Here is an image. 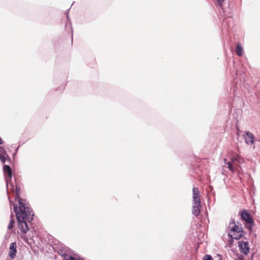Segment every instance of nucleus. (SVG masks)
I'll use <instances>...</instances> for the list:
<instances>
[{"mask_svg":"<svg viewBox=\"0 0 260 260\" xmlns=\"http://www.w3.org/2000/svg\"><path fill=\"white\" fill-rule=\"evenodd\" d=\"M240 216L241 220L244 221L245 222H249L250 221L253 220L252 215L246 209H243L240 212Z\"/></svg>","mask_w":260,"mask_h":260,"instance_id":"obj_4","label":"nucleus"},{"mask_svg":"<svg viewBox=\"0 0 260 260\" xmlns=\"http://www.w3.org/2000/svg\"><path fill=\"white\" fill-rule=\"evenodd\" d=\"M231 164H231V162H226V165H227L228 166H229V165H231Z\"/></svg>","mask_w":260,"mask_h":260,"instance_id":"obj_29","label":"nucleus"},{"mask_svg":"<svg viewBox=\"0 0 260 260\" xmlns=\"http://www.w3.org/2000/svg\"><path fill=\"white\" fill-rule=\"evenodd\" d=\"M3 171L5 177L7 193L9 192V189H10L15 196V200H18V201L19 207L17 204H13V211L15 213L18 227L22 233L26 234L29 230L27 222L30 223L33 220L35 214L29 203L25 199L20 197V187L17 184H15L14 186V183L12 182L13 172L11 167L8 165H4ZM14 180V183H16L15 178Z\"/></svg>","mask_w":260,"mask_h":260,"instance_id":"obj_1","label":"nucleus"},{"mask_svg":"<svg viewBox=\"0 0 260 260\" xmlns=\"http://www.w3.org/2000/svg\"><path fill=\"white\" fill-rule=\"evenodd\" d=\"M58 254H59L63 257V255L67 253H66V252L63 251V250H59V251H58Z\"/></svg>","mask_w":260,"mask_h":260,"instance_id":"obj_24","label":"nucleus"},{"mask_svg":"<svg viewBox=\"0 0 260 260\" xmlns=\"http://www.w3.org/2000/svg\"><path fill=\"white\" fill-rule=\"evenodd\" d=\"M65 29L67 31L70 30L72 35V44L73 43V30L72 26V23L71 19L69 16V15L67 16V22L65 23Z\"/></svg>","mask_w":260,"mask_h":260,"instance_id":"obj_9","label":"nucleus"},{"mask_svg":"<svg viewBox=\"0 0 260 260\" xmlns=\"http://www.w3.org/2000/svg\"><path fill=\"white\" fill-rule=\"evenodd\" d=\"M63 257L66 260H84L80 257H76L69 254H65L63 255Z\"/></svg>","mask_w":260,"mask_h":260,"instance_id":"obj_11","label":"nucleus"},{"mask_svg":"<svg viewBox=\"0 0 260 260\" xmlns=\"http://www.w3.org/2000/svg\"><path fill=\"white\" fill-rule=\"evenodd\" d=\"M235 52H236V54L238 56H241L243 55V47H242L241 44L240 43H238L236 45Z\"/></svg>","mask_w":260,"mask_h":260,"instance_id":"obj_10","label":"nucleus"},{"mask_svg":"<svg viewBox=\"0 0 260 260\" xmlns=\"http://www.w3.org/2000/svg\"><path fill=\"white\" fill-rule=\"evenodd\" d=\"M203 260H213V259L211 255L207 254L204 256Z\"/></svg>","mask_w":260,"mask_h":260,"instance_id":"obj_17","label":"nucleus"},{"mask_svg":"<svg viewBox=\"0 0 260 260\" xmlns=\"http://www.w3.org/2000/svg\"><path fill=\"white\" fill-rule=\"evenodd\" d=\"M232 160L233 161H236L240 164H241L243 162V158L240 156H239L238 155H237L236 156L233 157L232 159Z\"/></svg>","mask_w":260,"mask_h":260,"instance_id":"obj_15","label":"nucleus"},{"mask_svg":"<svg viewBox=\"0 0 260 260\" xmlns=\"http://www.w3.org/2000/svg\"><path fill=\"white\" fill-rule=\"evenodd\" d=\"M192 198L193 202H201L200 192L198 187H193L192 188Z\"/></svg>","mask_w":260,"mask_h":260,"instance_id":"obj_8","label":"nucleus"},{"mask_svg":"<svg viewBox=\"0 0 260 260\" xmlns=\"http://www.w3.org/2000/svg\"><path fill=\"white\" fill-rule=\"evenodd\" d=\"M228 237L229 238L228 239V242L230 244V247H231L234 243V236L233 234H230L229 232H228Z\"/></svg>","mask_w":260,"mask_h":260,"instance_id":"obj_13","label":"nucleus"},{"mask_svg":"<svg viewBox=\"0 0 260 260\" xmlns=\"http://www.w3.org/2000/svg\"><path fill=\"white\" fill-rule=\"evenodd\" d=\"M245 137L244 138L245 142L247 144H253L254 143V136L250 132L247 131L245 132Z\"/></svg>","mask_w":260,"mask_h":260,"instance_id":"obj_6","label":"nucleus"},{"mask_svg":"<svg viewBox=\"0 0 260 260\" xmlns=\"http://www.w3.org/2000/svg\"><path fill=\"white\" fill-rule=\"evenodd\" d=\"M8 199H9V201H10V204H11L12 202V201L11 200V199H10V197H9V196H8Z\"/></svg>","mask_w":260,"mask_h":260,"instance_id":"obj_30","label":"nucleus"},{"mask_svg":"<svg viewBox=\"0 0 260 260\" xmlns=\"http://www.w3.org/2000/svg\"><path fill=\"white\" fill-rule=\"evenodd\" d=\"M7 158H9V160L10 161V158L9 157L7 153L6 154L0 153V160L3 164L5 163Z\"/></svg>","mask_w":260,"mask_h":260,"instance_id":"obj_14","label":"nucleus"},{"mask_svg":"<svg viewBox=\"0 0 260 260\" xmlns=\"http://www.w3.org/2000/svg\"><path fill=\"white\" fill-rule=\"evenodd\" d=\"M13 216V214H11V217L12 218Z\"/></svg>","mask_w":260,"mask_h":260,"instance_id":"obj_32","label":"nucleus"},{"mask_svg":"<svg viewBox=\"0 0 260 260\" xmlns=\"http://www.w3.org/2000/svg\"><path fill=\"white\" fill-rule=\"evenodd\" d=\"M64 89V87L62 86L61 87L60 90L62 91Z\"/></svg>","mask_w":260,"mask_h":260,"instance_id":"obj_31","label":"nucleus"},{"mask_svg":"<svg viewBox=\"0 0 260 260\" xmlns=\"http://www.w3.org/2000/svg\"><path fill=\"white\" fill-rule=\"evenodd\" d=\"M235 260H244V256L242 254H240Z\"/></svg>","mask_w":260,"mask_h":260,"instance_id":"obj_21","label":"nucleus"},{"mask_svg":"<svg viewBox=\"0 0 260 260\" xmlns=\"http://www.w3.org/2000/svg\"><path fill=\"white\" fill-rule=\"evenodd\" d=\"M254 224V220H252L249 222H245L244 225L245 228L251 233L253 230Z\"/></svg>","mask_w":260,"mask_h":260,"instance_id":"obj_12","label":"nucleus"},{"mask_svg":"<svg viewBox=\"0 0 260 260\" xmlns=\"http://www.w3.org/2000/svg\"><path fill=\"white\" fill-rule=\"evenodd\" d=\"M17 244L16 242L11 243L9 247V256L12 259H14L17 253Z\"/></svg>","mask_w":260,"mask_h":260,"instance_id":"obj_5","label":"nucleus"},{"mask_svg":"<svg viewBox=\"0 0 260 260\" xmlns=\"http://www.w3.org/2000/svg\"><path fill=\"white\" fill-rule=\"evenodd\" d=\"M0 153H4L6 154V151L5 149L3 146H0Z\"/></svg>","mask_w":260,"mask_h":260,"instance_id":"obj_22","label":"nucleus"},{"mask_svg":"<svg viewBox=\"0 0 260 260\" xmlns=\"http://www.w3.org/2000/svg\"><path fill=\"white\" fill-rule=\"evenodd\" d=\"M15 223V220L14 219L12 218L10 220L9 224L8 226V229L9 230H12L14 228Z\"/></svg>","mask_w":260,"mask_h":260,"instance_id":"obj_16","label":"nucleus"},{"mask_svg":"<svg viewBox=\"0 0 260 260\" xmlns=\"http://www.w3.org/2000/svg\"><path fill=\"white\" fill-rule=\"evenodd\" d=\"M242 237H243L242 234L239 233V234H238L235 237H234V238H235V239L238 240H240Z\"/></svg>","mask_w":260,"mask_h":260,"instance_id":"obj_20","label":"nucleus"},{"mask_svg":"<svg viewBox=\"0 0 260 260\" xmlns=\"http://www.w3.org/2000/svg\"><path fill=\"white\" fill-rule=\"evenodd\" d=\"M228 169L232 172H234L235 170L234 167L232 166V164L231 165H229V166H228Z\"/></svg>","mask_w":260,"mask_h":260,"instance_id":"obj_23","label":"nucleus"},{"mask_svg":"<svg viewBox=\"0 0 260 260\" xmlns=\"http://www.w3.org/2000/svg\"><path fill=\"white\" fill-rule=\"evenodd\" d=\"M237 233L242 234L243 237L244 236V235L246 234L245 232L243 230V229L242 226H240V230Z\"/></svg>","mask_w":260,"mask_h":260,"instance_id":"obj_19","label":"nucleus"},{"mask_svg":"<svg viewBox=\"0 0 260 260\" xmlns=\"http://www.w3.org/2000/svg\"><path fill=\"white\" fill-rule=\"evenodd\" d=\"M70 10V8L66 11L65 14H66L67 16L68 15H69V12Z\"/></svg>","mask_w":260,"mask_h":260,"instance_id":"obj_28","label":"nucleus"},{"mask_svg":"<svg viewBox=\"0 0 260 260\" xmlns=\"http://www.w3.org/2000/svg\"><path fill=\"white\" fill-rule=\"evenodd\" d=\"M201 202L197 203L193 202V206L192 209V213L195 216H198L201 212Z\"/></svg>","mask_w":260,"mask_h":260,"instance_id":"obj_7","label":"nucleus"},{"mask_svg":"<svg viewBox=\"0 0 260 260\" xmlns=\"http://www.w3.org/2000/svg\"><path fill=\"white\" fill-rule=\"evenodd\" d=\"M224 0H215L216 4L219 7H222Z\"/></svg>","mask_w":260,"mask_h":260,"instance_id":"obj_18","label":"nucleus"},{"mask_svg":"<svg viewBox=\"0 0 260 260\" xmlns=\"http://www.w3.org/2000/svg\"><path fill=\"white\" fill-rule=\"evenodd\" d=\"M217 255L219 257V260H223L222 255L220 254H217Z\"/></svg>","mask_w":260,"mask_h":260,"instance_id":"obj_27","label":"nucleus"},{"mask_svg":"<svg viewBox=\"0 0 260 260\" xmlns=\"http://www.w3.org/2000/svg\"><path fill=\"white\" fill-rule=\"evenodd\" d=\"M248 245V241H239L238 247L239 248L240 252L243 253L245 255L248 254L250 250Z\"/></svg>","mask_w":260,"mask_h":260,"instance_id":"obj_3","label":"nucleus"},{"mask_svg":"<svg viewBox=\"0 0 260 260\" xmlns=\"http://www.w3.org/2000/svg\"><path fill=\"white\" fill-rule=\"evenodd\" d=\"M21 238L25 242H28V238L26 236H25V235L21 236Z\"/></svg>","mask_w":260,"mask_h":260,"instance_id":"obj_25","label":"nucleus"},{"mask_svg":"<svg viewBox=\"0 0 260 260\" xmlns=\"http://www.w3.org/2000/svg\"><path fill=\"white\" fill-rule=\"evenodd\" d=\"M19 146H18V147L15 150V152L13 154V157L16 154V153H17V151H18V148H19Z\"/></svg>","mask_w":260,"mask_h":260,"instance_id":"obj_26","label":"nucleus"},{"mask_svg":"<svg viewBox=\"0 0 260 260\" xmlns=\"http://www.w3.org/2000/svg\"><path fill=\"white\" fill-rule=\"evenodd\" d=\"M242 224L240 222L235 221V220L231 218L230 220L229 224L226 228V232L228 233L229 232L230 234L237 233L240 230V226H242Z\"/></svg>","mask_w":260,"mask_h":260,"instance_id":"obj_2","label":"nucleus"}]
</instances>
